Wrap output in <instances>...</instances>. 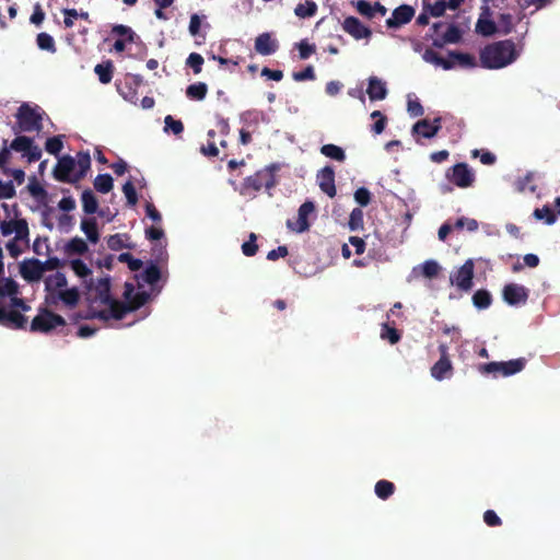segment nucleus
<instances>
[{
	"label": "nucleus",
	"mask_w": 560,
	"mask_h": 560,
	"mask_svg": "<svg viewBox=\"0 0 560 560\" xmlns=\"http://www.w3.org/2000/svg\"><path fill=\"white\" fill-rule=\"evenodd\" d=\"M20 273L30 283L39 281L44 275L42 261L37 258L24 259L20 264Z\"/></svg>",
	"instance_id": "nucleus-16"
},
{
	"label": "nucleus",
	"mask_w": 560,
	"mask_h": 560,
	"mask_svg": "<svg viewBox=\"0 0 560 560\" xmlns=\"http://www.w3.org/2000/svg\"><path fill=\"white\" fill-rule=\"evenodd\" d=\"M320 152L325 156L338 162H343L346 160V153L343 149L332 143L324 144L320 148Z\"/></svg>",
	"instance_id": "nucleus-36"
},
{
	"label": "nucleus",
	"mask_w": 560,
	"mask_h": 560,
	"mask_svg": "<svg viewBox=\"0 0 560 560\" xmlns=\"http://www.w3.org/2000/svg\"><path fill=\"white\" fill-rule=\"evenodd\" d=\"M143 84V78L140 74L128 73L122 83L117 84L118 93L124 100L137 104L139 96L138 90Z\"/></svg>",
	"instance_id": "nucleus-9"
},
{
	"label": "nucleus",
	"mask_w": 560,
	"mask_h": 560,
	"mask_svg": "<svg viewBox=\"0 0 560 560\" xmlns=\"http://www.w3.org/2000/svg\"><path fill=\"white\" fill-rule=\"evenodd\" d=\"M474 261L467 259L460 268L451 276L452 284H455L460 291L468 292L472 288Z\"/></svg>",
	"instance_id": "nucleus-10"
},
{
	"label": "nucleus",
	"mask_w": 560,
	"mask_h": 560,
	"mask_svg": "<svg viewBox=\"0 0 560 560\" xmlns=\"http://www.w3.org/2000/svg\"><path fill=\"white\" fill-rule=\"evenodd\" d=\"M127 234H114L107 238V246L112 250H120L122 248H130V246L126 245L124 238H127Z\"/></svg>",
	"instance_id": "nucleus-51"
},
{
	"label": "nucleus",
	"mask_w": 560,
	"mask_h": 560,
	"mask_svg": "<svg viewBox=\"0 0 560 560\" xmlns=\"http://www.w3.org/2000/svg\"><path fill=\"white\" fill-rule=\"evenodd\" d=\"M33 139L26 136H18L10 144V149L24 154L31 149Z\"/></svg>",
	"instance_id": "nucleus-44"
},
{
	"label": "nucleus",
	"mask_w": 560,
	"mask_h": 560,
	"mask_svg": "<svg viewBox=\"0 0 560 560\" xmlns=\"http://www.w3.org/2000/svg\"><path fill=\"white\" fill-rule=\"evenodd\" d=\"M359 14L366 19H373L376 14L385 16L387 9L378 1L371 3L368 0H357L352 2Z\"/></svg>",
	"instance_id": "nucleus-18"
},
{
	"label": "nucleus",
	"mask_w": 560,
	"mask_h": 560,
	"mask_svg": "<svg viewBox=\"0 0 560 560\" xmlns=\"http://www.w3.org/2000/svg\"><path fill=\"white\" fill-rule=\"evenodd\" d=\"M70 266L74 273L82 279H85L92 275V270L81 259L71 260Z\"/></svg>",
	"instance_id": "nucleus-48"
},
{
	"label": "nucleus",
	"mask_w": 560,
	"mask_h": 560,
	"mask_svg": "<svg viewBox=\"0 0 560 560\" xmlns=\"http://www.w3.org/2000/svg\"><path fill=\"white\" fill-rule=\"evenodd\" d=\"M83 211L86 214H93L97 211L98 201L91 189H85L81 195Z\"/></svg>",
	"instance_id": "nucleus-28"
},
{
	"label": "nucleus",
	"mask_w": 560,
	"mask_h": 560,
	"mask_svg": "<svg viewBox=\"0 0 560 560\" xmlns=\"http://www.w3.org/2000/svg\"><path fill=\"white\" fill-rule=\"evenodd\" d=\"M499 28L498 31L503 34L508 35L513 30V16L510 13H501L498 19Z\"/></svg>",
	"instance_id": "nucleus-49"
},
{
	"label": "nucleus",
	"mask_w": 560,
	"mask_h": 560,
	"mask_svg": "<svg viewBox=\"0 0 560 560\" xmlns=\"http://www.w3.org/2000/svg\"><path fill=\"white\" fill-rule=\"evenodd\" d=\"M95 73L98 75V80L103 84H107L113 79L114 67L110 61L98 63L94 68Z\"/></svg>",
	"instance_id": "nucleus-32"
},
{
	"label": "nucleus",
	"mask_w": 560,
	"mask_h": 560,
	"mask_svg": "<svg viewBox=\"0 0 560 560\" xmlns=\"http://www.w3.org/2000/svg\"><path fill=\"white\" fill-rule=\"evenodd\" d=\"M440 359L431 368V375L436 381H443L450 377L453 372V364L448 354V346L446 343L439 345Z\"/></svg>",
	"instance_id": "nucleus-8"
},
{
	"label": "nucleus",
	"mask_w": 560,
	"mask_h": 560,
	"mask_svg": "<svg viewBox=\"0 0 560 560\" xmlns=\"http://www.w3.org/2000/svg\"><path fill=\"white\" fill-rule=\"evenodd\" d=\"M348 225L351 231L363 228V211L360 208H354L351 211Z\"/></svg>",
	"instance_id": "nucleus-50"
},
{
	"label": "nucleus",
	"mask_w": 560,
	"mask_h": 560,
	"mask_svg": "<svg viewBox=\"0 0 560 560\" xmlns=\"http://www.w3.org/2000/svg\"><path fill=\"white\" fill-rule=\"evenodd\" d=\"M316 11H317V5L312 0H307L304 3H299L294 9L295 15H298L299 18H302V19L311 18V16L315 15Z\"/></svg>",
	"instance_id": "nucleus-41"
},
{
	"label": "nucleus",
	"mask_w": 560,
	"mask_h": 560,
	"mask_svg": "<svg viewBox=\"0 0 560 560\" xmlns=\"http://www.w3.org/2000/svg\"><path fill=\"white\" fill-rule=\"evenodd\" d=\"M208 92V86L203 82H197L188 85L186 96L192 101H202Z\"/></svg>",
	"instance_id": "nucleus-30"
},
{
	"label": "nucleus",
	"mask_w": 560,
	"mask_h": 560,
	"mask_svg": "<svg viewBox=\"0 0 560 560\" xmlns=\"http://www.w3.org/2000/svg\"><path fill=\"white\" fill-rule=\"evenodd\" d=\"M442 128L441 118L436 117L430 122L428 119L417 121L412 127V132L423 138L430 139L436 136Z\"/></svg>",
	"instance_id": "nucleus-20"
},
{
	"label": "nucleus",
	"mask_w": 560,
	"mask_h": 560,
	"mask_svg": "<svg viewBox=\"0 0 560 560\" xmlns=\"http://www.w3.org/2000/svg\"><path fill=\"white\" fill-rule=\"evenodd\" d=\"M415 16V9L409 4H401L394 9L392 16L386 20L388 28H399L409 23Z\"/></svg>",
	"instance_id": "nucleus-15"
},
{
	"label": "nucleus",
	"mask_w": 560,
	"mask_h": 560,
	"mask_svg": "<svg viewBox=\"0 0 560 560\" xmlns=\"http://www.w3.org/2000/svg\"><path fill=\"white\" fill-rule=\"evenodd\" d=\"M448 56L455 60V65L457 63L462 68H474L477 65L476 58L467 52L450 51Z\"/></svg>",
	"instance_id": "nucleus-31"
},
{
	"label": "nucleus",
	"mask_w": 560,
	"mask_h": 560,
	"mask_svg": "<svg viewBox=\"0 0 560 560\" xmlns=\"http://www.w3.org/2000/svg\"><path fill=\"white\" fill-rule=\"evenodd\" d=\"M75 160V166L78 165V172L73 173V180H81L85 177L88 171L91 167V156L89 152H79Z\"/></svg>",
	"instance_id": "nucleus-25"
},
{
	"label": "nucleus",
	"mask_w": 560,
	"mask_h": 560,
	"mask_svg": "<svg viewBox=\"0 0 560 560\" xmlns=\"http://www.w3.org/2000/svg\"><path fill=\"white\" fill-rule=\"evenodd\" d=\"M315 206L312 201H305L302 203L298 211V219L295 222L288 220L287 226L296 233H303L310 229L308 215L313 213Z\"/></svg>",
	"instance_id": "nucleus-14"
},
{
	"label": "nucleus",
	"mask_w": 560,
	"mask_h": 560,
	"mask_svg": "<svg viewBox=\"0 0 560 560\" xmlns=\"http://www.w3.org/2000/svg\"><path fill=\"white\" fill-rule=\"evenodd\" d=\"M75 168V160L70 155H65L59 159L57 165L54 168V177L58 182L74 184L73 173Z\"/></svg>",
	"instance_id": "nucleus-12"
},
{
	"label": "nucleus",
	"mask_w": 560,
	"mask_h": 560,
	"mask_svg": "<svg viewBox=\"0 0 560 560\" xmlns=\"http://www.w3.org/2000/svg\"><path fill=\"white\" fill-rule=\"evenodd\" d=\"M66 319L48 308H40L30 325L32 332L48 334L58 326H65Z\"/></svg>",
	"instance_id": "nucleus-5"
},
{
	"label": "nucleus",
	"mask_w": 560,
	"mask_h": 560,
	"mask_svg": "<svg viewBox=\"0 0 560 560\" xmlns=\"http://www.w3.org/2000/svg\"><path fill=\"white\" fill-rule=\"evenodd\" d=\"M440 266L434 260H427L422 264V275L425 278L432 279L438 276Z\"/></svg>",
	"instance_id": "nucleus-60"
},
{
	"label": "nucleus",
	"mask_w": 560,
	"mask_h": 560,
	"mask_svg": "<svg viewBox=\"0 0 560 560\" xmlns=\"http://www.w3.org/2000/svg\"><path fill=\"white\" fill-rule=\"evenodd\" d=\"M36 44L39 49L55 54L57 51L55 40L48 33H39L36 37Z\"/></svg>",
	"instance_id": "nucleus-40"
},
{
	"label": "nucleus",
	"mask_w": 560,
	"mask_h": 560,
	"mask_svg": "<svg viewBox=\"0 0 560 560\" xmlns=\"http://www.w3.org/2000/svg\"><path fill=\"white\" fill-rule=\"evenodd\" d=\"M256 241H257L256 234L255 233H250L249 237H248V241H246L242 245V252H243V254L245 256L252 257V256H254L257 253L258 245L256 244Z\"/></svg>",
	"instance_id": "nucleus-59"
},
{
	"label": "nucleus",
	"mask_w": 560,
	"mask_h": 560,
	"mask_svg": "<svg viewBox=\"0 0 560 560\" xmlns=\"http://www.w3.org/2000/svg\"><path fill=\"white\" fill-rule=\"evenodd\" d=\"M88 249H89V247H88V244L85 243V241L78 236L71 238L66 245V252L69 255H73V254L83 255L88 252Z\"/></svg>",
	"instance_id": "nucleus-38"
},
{
	"label": "nucleus",
	"mask_w": 560,
	"mask_h": 560,
	"mask_svg": "<svg viewBox=\"0 0 560 560\" xmlns=\"http://www.w3.org/2000/svg\"><path fill=\"white\" fill-rule=\"evenodd\" d=\"M81 230L86 235L91 243H96L100 238L97 223L94 218L83 219L81 222Z\"/></svg>",
	"instance_id": "nucleus-29"
},
{
	"label": "nucleus",
	"mask_w": 560,
	"mask_h": 560,
	"mask_svg": "<svg viewBox=\"0 0 560 560\" xmlns=\"http://www.w3.org/2000/svg\"><path fill=\"white\" fill-rule=\"evenodd\" d=\"M122 191L126 196V199H127V203L130 206V207H133L137 205L138 202V195H137V191H136V188L133 186V184L128 180L122 186Z\"/></svg>",
	"instance_id": "nucleus-58"
},
{
	"label": "nucleus",
	"mask_w": 560,
	"mask_h": 560,
	"mask_svg": "<svg viewBox=\"0 0 560 560\" xmlns=\"http://www.w3.org/2000/svg\"><path fill=\"white\" fill-rule=\"evenodd\" d=\"M109 307L110 316L117 320L122 319L126 314L133 311V307L130 306L129 303H124L112 298V301L108 303H104Z\"/></svg>",
	"instance_id": "nucleus-24"
},
{
	"label": "nucleus",
	"mask_w": 560,
	"mask_h": 560,
	"mask_svg": "<svg viewBox=\"0 0 560 560\" xmlns=\"http://www.w3.org/2000/svg\"><path fill=\"white\" fill-rule=\"evenodd\" d=\"M164 130L165 132H172L175 136H179L184 131V124L182 120L174 119L173 116L167 115L164 118Z\"/></svg>",
	"instance_id": "nucleus-45"
},
{
	"label": "nucleus",
	"mask_w": 560,
	"mask_h": 560,
	"mask_svg": "<svg viewBox=\"0 0 560 560\" xmlns=\"http://www.w3.org/2000/svg\"><path fill=\"white\" fill-rule=\"evenodd\" d=\"M460 38H462V33H460L459 28L456 25L451 24L447 26L446 32L443 34L442 40L440 42V40L435 39L433 42V45L436 47H442L444 43L456 44L460 40Z\"/></svg>",
	"instance_id": "nucleus-27"
},
{
	"label": "nucleus",
	"mask_w": 560,
	"mask_h": 560,
	"mask_svg": "<svg viewBox=\"0 0 560 560\" xmlns=\"http://www.w3.org/2000/svg\"><path fill=\"white\" fill-rule=\"evenodd\" d=\"M15 196V188L11 180L2 182L0 180V199H10Z\"/></svg>",
	"instance_id": "nucleus-63"
},
{
	"label": "nucleus",
	"mask_w": 560,
	"mask_h": 560,
	"mask_svg": "<svg viewBox=\"0 0 560 560\" xmlns=\"http://www.w3.org/2000/svg\"><path fill=\"white\" fill-rule=\"evenodd\" d=\"M141 279L148 284H155L161 278V270L155 264H150L141 273Z\"/></svg>",
	"instance_id": "nucleus-43"
},
{
	"label": "nucleus",
	"mask_w": 560,
	"mask_h": 560,
	"mask_svg": "<svg viewBox=\"0 0 560 560\" xmlns=\"http://www.w3.org/2000/svg\"><path fill=\"white\" fill-rule=\"evenodd\" d=\"M278 165L271 164L256 172L254 175L247 176L243 183L242 194L259 191L262 187L267 189L272 188L276 185L275 172L278 171Z\"/></svg>",
	"instance_id": "nucleus-4"
},
{
	"label": "nucleus",
	"mask_w": 560,
	"mask_h": 560,
	"mask_svg": "<svg viewBox=\"0 0 560 560\" xmlns=\"http://www.w3.org/2000/svg\"><path fill=\"white\" fill-rule=\"evenodd\" d=\"M533 215L537 220H545L548 225L553 224L557 220V214L548 205H545L542 208L535 209Z\"/></svg>",
	"instance_id": "nucleus-42"
},
{
	"label": "nucleus",
	"mask_w": 560,
	"mask_h": 560,
	"mask_svg": "<svg viewBox=\"0 0 560 560\" xmlns=\"http://www.w3.org/2000/svg\"><path fill=\"white\" fill-rule=\"evenodd\" d=\"M46 296H51L56 292L65 289L68 284L65 273L57 271L54 275L46 277L45 281Z\"/></svg>",
	"instance_id": "nucleus-22"
},
{
	"label": "nucleus",
	"mask_w": 560,
	"mask_h": 560,
	"mask_svg": "<svg viewBox=\"0 0 560 560\" xmlns=\"http://www.w3.org/2000/svg\"><path fill=\"white\" fill-rule=\"evenodd\" d=\"M374 491L377 498L381 500H387L390 495H393L395 491V485L388 480L382 479L375 483Z\"/></svg>",
	"instance_id": "nucleus-35"
},
{
	"label": "nucleus",
	"mask_w": 560,
	"mask_h": 560,
	"mask_svg": "<svg viewBox=\"0 0 560 560\" xmlns=\"http://www.w3.org/2000/svg\"><path fill=\"white\" fill-rule=\"evenodd\" d=\"M15 293H20L19 283L12 278H3L0 282V325L10 329H25L27 317L8 308L10 299Z\"/></svg>",
	"instance_id": "nucleus-1"
},
{
	"label": "nucleus",
	"mask_w": 560,
	"mask_h": 560,
	"mask_svg": "<svg viewBox=\"0 0 560 560\" xmlns=\"http://www.w3.org/2000/svg\"><path fill=\"white\" fill-rule=\"evenodd\" d=\"M14 225H15V230H14L15 237L14 238L28 242V225H27L26 220H24V219L15 220Z\"/></svg>",
	"instance_id": "nucleus-56"
},
{
	"label": "nucleus",
	"mask_w": 560,
	"mask_h": 560,
	"mask_svg": "<svg viewBox=\"0 0 560 560\" xmlns=\"http://www.w3.org/2000/svg\"><path fill=\"white\" fill-rule=\"evenodd\" d=\"M80 301V291L78 288L73 287L68 289L67 287L59 292H56L51 296H45L46 304L50 306H56L59 302H62L63 305L68 308H74Z\"/></svg>",
	"instance_id": "nucleus-11"
},
{
	"label": "nucleus",
	"mask_w": 560,
	"mask_h": 560,
	"mask_svg": "<svg viewBox=\"0 0 560 560\" xmlns=\"http://www.w3.org/2000/svg\"><path fill=\"white\" fill-rule=\"evenodd\" d=\"M478 226L479 225H478L477 220L470 219V218H465V217L458 218L454 224V229H456V230L466 229L469 232L477 231Z\"/></svg>",
	"instance_id": "nucleus-54"
},
{
	"label": "nucleus",
	"mask_w": 560,
	"mask_h": 560,
	"mask_svg": "<svg viewBox=\"0 0 560 560\" xmlns=\"http://www.w3.org/2000/svg\"><path fill=\"white\" fill-rule=\"evenodd\" d=\"M366 93L371 101H382L387 96V89L385 82L377 77L369 79V86Z\"/></svg>",
	"instance_id": "nucleus-23"
},
{
	"label": "nucleus",
	"mask_w": 560,
	"mask_h": 560,
	"mask_svg": "<svg viewBox=\"0 0 560 560\" xmlns=\"http://www.w3.org/2000/svg\"><path fill=\"white\" fill-rule=\"evenodd\" d=\"M120 262H127L128 267L132 271H138L142 268V260L135 258L130 253H122L118 256Z\"/></svg>",
	"instance_id": "nucleus-55"
},
{
	"label": "nucleus",
	"mask_w": 560,
	"mask_h": 560,
	"mask_svg": "<svg viewBox=\"0 0 560 560\" xmlns=\"http://www.w3.org/2000/svg\"><path fill=\"white\" fill-rule=\"evenodd\" d=\"M472 303L479 310L488 308L492 303V296L485 289L477 290L472 295Z\"/></svg>",
	"instance_id": "nucleus-34"
},
{
	"label": "nucleus",
	"mask_w": 560,
	"mask_h": 560,
	"mask_svg": "<svg viewBox=\"0 0 560 560\" xmlns=\"http://www.w3.org/2000/svg\"><path fill=\"white\" fill-rule=\"evenodd\" d=\"M381 338L387 340L390 345H396L401 339V334L388 323H383L381 327Z\"/></svg>",
	"instance_id": "nucleus-37"
},
{
	"label": "nucleus",
	"mask_w": 560,
	"mask_h": 560,
	"mask_svg": "<svg viewBox=\"0 0 560 560\" xmlns=\"http://www.w3.org/2000/svg\"><path fill=\"white\" fill-rule=\"evenodd\" d=\"M96 299L102 303H108L112 301L110 294V279L108 277L100 278L95 283Z\"/></svg>",
	"instance_id": "nucleus-26"
},
{
	"label": "nucleus",
	"mask_w": 560,
	"mask_h": 560,
	"mask_svg": "<svg viewBox=\"0 0 560 560\" xmlns=\"http://www.w3.org/2000/svg\"><path fill=\"white\" fill-rule=\"evenodd\" d=\"M316 177L320 190L328 197L334 198L337 194L334 168L327 165L318 171Z\"/></svg>",
	"instance_id": "nucleus-17"
},
{
	"label": "nucleus",
	"mask_w": 560,
	"mask_h": 560,
	"mask_svg": "<svg viewBox=\"0 0 560 560\" xmlns=\"http://www.w3.org/2000/svg\"><path fill=\"white\" fill-rule=\"evenodd\" d=\"M19 295L20 293H15L11 296L8 308L18 311L22 314V312L30 311L31 306Z\"/></svg>",
	"instance_id": "nucleus-53"
},
{
	"label": "nucleus",
	"mask_w": 560,
	"mask_h": 560,
	"mask_svg": "<svg viewBox=\"0 0 560 560\" xmlns=\"http://www.w3.org/2000/svg\"><path fill=\"white\" fill-rule=\"evenodd\" d=\"M278 48L279 43L271 37L270 33H261L255 39V50L261 56L272 55Z\"/></svg>",
	"instance_id": "nucleus-21"
},
{
	"label": "nucleus",
	"mask_w": 560,
	"mask_h": 560,
	"mask_svg": "<svg viewBox=\"0 0 560 560\" xmlns=\"http://www.w3.org/2000/svg\"><path fill=\"white\" fill-rule=\"evenodd\" d=\"M371 118L376 119L375 122L372 125L371 130L375 135H381L384 131L385 127H386L387 117L382 112L374 110L371 114Z\"/></svg>",
	"instance_id": "nucleus-47"
},
{
	"label": "nucleus",
	"mask_w": 560,
	"mask_h": 560,
	"mask_svg": "<svg viewBox=\"0 0 560 560\" xmlns=\"http://www.w3.org/2000/svg\"><path fill=\"white\" fill-rule=\"evenodd\" d=\"M343 30L355 39L368 38L372 35L369 27L364 26L355 16H348L342 23Z\"/></svg>",
	"instance_id": "nucleus-19"
},
{
	"label": "nucleus",
	"mask_w": 560,
	"mask_h": 560,
	"mask_svg": "<svg viewBox=\"0 0 560 560\" xmlns=\"http://www.w3.org/2000/svg\"><path fill=\"white\" fill-rule=\"evenodd\" d=\"M63 143L61 136L48 138L45 143V149L48 153L57 155L62 150Z\"/></svg>",
	"instance_id": "nucleus-57"
},
{
	"label": "nucleus",
	"mask_w": 560,
	"mask_h": 560,
	"mask_svg": "<svg viewBox=\"0 0 560 560\" xmlns=\"http://www.w3.org/2000/svg\"><path fill=\"white\" fill-rule=\"evenodd\" d=\"M354 199L361 207H365L371 202V192L368 188L360 187L354 192Z\"/></svg>",
	"instance_id": "nucleus-61"
},
{
	"label": "nucleus",
	"mask_w": 560,
	"mask_h": 560,
	"mask_svg": "<svg viewBox=\"0 0 560 560\" xmlns=\"http://www.w3.org/2000/svg\"><path fill=\"white\" fill-rule=\"evenodd\" d=\"M518 57L515 44L504 39L487 45L480 51V62L487 69H501L514 62Z\"/></svg>",
	"instance_id": "nucleus-2"
},
{
	"label": "nucleus",
	"mask_w": 560,
	"mask_h": 560,
	"mask_svg": "<svg viewBox=\"0 0 560 560\" xmlns=\"http://www.w3.org/2000/svg\"><path fill=\"white\" fill-rule=\"evenodd\" d=\"M450 183L458 188L471 187L476 180L475 173L467 163H457L450 167L445 174Z\"/></svg>",
	"instance_id": "nucleus-7"
},
{
	"label": "nucleus",
	"mask_w": 560,
	"mask_h": 560,
	"mask_svg": "<svg viewBox=\"0 0 560 560\" xmlns=\"http://www.w3.org/2000/svg\"><path fill=\"white\" fill-rule=\"evenodd\" d=\"M203 57L198 52H191L186 59V66L192 69L195 74H199L202 70Z\"/></svg>",
	"instance_id": "nucleus-52"
},
{
	"label": "nucleus",
	"mask_w": 560,
	"mask_h": 560,
	"mask_svg": "<svg viewBox=\"0 0 560 560\" xmlns=\"http://www.w3.org/2000/svg\"><path fill=\"white\" fill-rule=\"evenodd\" d=\"M527 361L525 358H518L510 361H501V362H489V363H481L478 365V371L482 375H489L492 374L494 377L498 375L508 377L512 376L516 373H520L524 370Z\"/></svg>",
	"instance_id": "nucleus-3"
},
{
	"label": "nucleus",
	"mask_w": 560,
	"mask_h": 560,
	"mask_svg": "<svg viewBox=\"0 0 560 560\" xmlns=\"http://www.w3.org/2000/svg\"><path fill=\"white\" fill-rule=\"evenodd\" d=\"M114 34L126 37V40L132 43L135 40V32L126 25H115L112 31Z\"/></svg>",
	"instance_id": "nucleus-62"
},
{
	"label": "nucleus",
	"mask_w": 560,
	"mask_h": 560,
	"mask_svg": "<svg viewBox=\"0 0 560 560\" xmlns=\"http://www.w3.org/2000/svg\"><path fill=\"white\" fill-rule=\"evenodd\" d=\"M423 10L429 11V14L433 18H440L444 15L446 10L445 0H438L434 4L423 1Z\"/></svg>",
	"instance_id": "nucleus-46"
},
{
	"label": "nucleus",
	"mask_w": 560,
	"mask_h": 560,
	"mask_svg": "<svg viewBox=\"0 0 560 560\" xmlns=\"http://www.w3.org/2000/svg\"><path fill=\"white\" fill-rule=\"evenodd\" d=\"M300 59L305 60L310 58L316 50L315 45H311L305 40L298 44Z\"/></svg>",
	"instance_id": "nucleus-64"
},
{
	"label": "nucleus",
	"mask_w": 560,
	"mask_h": 560,
	"mask_svg": "<svg viewBox=\"0 0 560 560\" xmlns=\"http://www.w3.org/2000/svg\"><path fill=\"white\" fill-rule=\"evenodd\" d=\"M503 300L509 305L525 304L529 298V290L517 283L505 284L502 291Z\"/></svg>",
	"instance_id": "nucleus-13"
},
{
	"label": "nucleus",
	"mask_w": 560,
	"mask_h": 560,
	"mask_svg": "<svg viewBox=\"0 0 560 560\" xmlns=\"http://www.w3.org/2000/svg\"><path fill=\"white\" fill-rule=\"evenodd\" d=\"M19 130L14 128V132L19 131L32 132L39 131L43 128L42 115L32 108L28 104H22L16 113Z\"/></svg>",
	"instance_id": "nucleus-6"
},
{
	"label": "nucleus",
	"mask_w": 560,
	"mask_h": 560,
	"mask_svg": "<svg viewBox=\"0 0 560 560\" xmlns=\"http://www.w3.org/2000/svg\"><path fill=\"white\" fill-rule=\"evenodd\" d=\"M113 186V177L109 174H100L94 179V188L101 194L109 192Z\"/></svg>",
	"instance_id": "nucleus-39"
},
{
	"label": "nucleus",
	"mask_w": 560,
	"mask_h": 560,
	"mask_svg": "<svg viewBox=\"0 0 560 560\" xmlns=\"http://www.w3.org/2000/svg\"><path fill=\"white\" fill-rule=\"evenodd\" d=\"M476 32L483 36H492L498 31L495 23L487 18H479L476 24Z\"/></svg>",
	"instance_id": "nucleus-33"
}]
</instances>
